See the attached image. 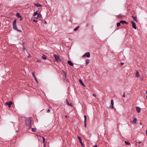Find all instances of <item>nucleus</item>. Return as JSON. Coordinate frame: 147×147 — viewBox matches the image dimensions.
Wrapping results in <instances>:
<instances>
[{
  "label": "nucleus",
  "mask_w": 147,
  "mask_h": 147,
  "mask_svg": "<svg viewBox=\"0 0 147 147\" xmlns=\"http://www.w3.org/2000/svg\"><path fill=\"white\" fill-rule=\"evenodd\" d=\"M140 80H143V78H141H141H140Z\"/></svg>",
  "instance_id": "nucleus-36"
},
{
  "label": "nucleus",
  "mask_w": 147,
  "mask_h": 147,
  "mask_svg": "<svg viewBox=\"0 0 147 147\" xmlns=\"http://www.w3.org/2000/svg\"><path fill=\"white\" fill-rule=\"evenodd\" d=\"M111 107L112 109L114 107L113 106L114 105V102L113 99L111 100Z\"/></svg>",
  "instance_id": "nucleus-13"
},
{
  "label": "nucleus",
  "mask_w": 147,
  "mask_h": 147,
  "mask_svg": "<svg viewBox=\"0 0 147 147\" xmlns=\"http://www.w3.org/2000/svg\"><path fill=\"white\" fill-rule=\"evenodd\" d=\"M90 57V54L89 52H86L85 53L83 56V57Z\"/></svg>",
  "instance_id": "nucleus-3"
},
{
  "label": "nucleus",
  "mask_w": 147,
  "mask_h": 147,
  "mask_svg": "<svg viewBox=\"0 0 147 147\" xmlns=\"http://www.w3.org/2000/svg\"><path fill=\"white\" fill-rule=\"evenodd\" d=\"M84 121H86V115H84Z\"/></svg>",
  "instance_id": "nucleus-26"
},
{
  "label": "nucleus",
  "mask_w": 147,
  "mask_h": 147,
  "mask_svg": "<svg viewBox=\"0 0 147 147\" xmlns=\"http://www.w3.org/2000/svg\"><path fill=\"white\" fill-rule=\"evenodd\" d=\"M120 23L122 24H128V23L127 22L125 21L124 20H121L120 21Z\"/></svg>",
  "instance_id": "nucleus-9"
},
{
  "label": "nucleus",
  "mask_w": 147,
  "mask_h": 147,
  "mask_svg": "<svg viewBox=\"0 0 147 147\" xmlns=\"http://www.w3.org/2000/svg\"><path fill=\"white\" fill-rule=\"evenodd\" d=\"M66 74L65 73V77H66Z\"/></svg>",
  "instance_id": "nucleus-41"
},
{
  "label": "nucleus",
  "mask_w": 147,
  "mask_h": 147,
  "mask_svg": "<svg viewBox=\"0 0 147 147\" xmlns=\"http://www.w3.org/2000/svg\"><path fill=\"white\" fill-rule=\"evenodd\" d=\"M37 7H41L42 5L41 4H40L38 3H35L34 4Z\"/></svg>",
  "instance_id": "nucleus-14"
},
{
  "label": "nucleus",
  "mask_w": 147,
  "mask_h": 147,
  "mask_svg": "<svg viewBox=\"0 0 147 147\" xmlns=\"http://www.w3.org/2000/svg\"><path fill=\"white\" fill-rule=\"evenodd\" d=\"M26 125L28 126L29 128H30L31 126V117L26 118L25 120Z\"/></svg>",
  "instance_id": "nucleus-1"
},
{
  "label": "nucleus",
  "mask_w": 147,
  "mask_h": 147,
  "mask_svg": "<svg viewBox=\"0 0 147 147\" xmlns=\"http://www.w3.org/2000/svg\"><path fill=\"white\" fill-rule=\"evenodd\" d=\"M121 64L122 65H123V63H121Z\"/></svg>",
  "instance_id": "nucleus-38"
},
{
  "label": "nucleus",
  "mask_w": 147,
  "mask_h": 147,
  "mask_svg": "<svg viewBox=\"0 0 147 147\" xmlns=\"http://www.w3.org/2000/svg\"><path fill=\"white\" fill-rule=\"evenodd\" d=\"M86 121H84V125L85 127L86 126Z\"/></svg>",
  "instance_id": "nucleus-31"
},
{
  "label": "nucleus",
  "mask_w": 147,
  "mask_h": 147,
  "mask_svg": "<svg viewBox=\"0 0 147 147\" xmlns=\"http://www.w3.org/2000/svg\"><path fill=\"white\" fill-rule=\"evenodd\" d=\"M67 63L69 65H70L71 66H73V63L70 61H67Z\"/></svg>",
  "instance_id": "nucleus-12"
},
{
  "label": "nucleus",
  "mask_w": 147,
  "mask_h": 147,
  "mask_svg": "<svg viewBox=\"0 0 147 147\" xmlns=\"http://www.w3.org/2000/svg\"><path fill=\"white\" fill-rule=\"evenodd\" d=\"M37 61L40 62V60H38Z\"/></svg>",
  "instance_id": "nucleus-43"
},
{
  "label": "nucleus",
  "mask_w": 147,
  "mask_h": 147,
  "mask_svg": "<svg viewBox=\"0 0 147 147\" xmlns=\"http://www.w3.org/2000/svg\"><path fill=\"white\" fill-rule=\"evenodd\" d=\"M136 76L137 78L139 77L140 76L139 73L137 71H136Z\"/></svg>",
  "instance_id": "nucleus-15"
},
{
  "label": "nucleus",
  "mask_w": 147,
  "mask_h": 147,
  "mask_svg": "<svg viewBox=\"0 0 147 147\" xmlns=\"http://www.w3.org/2000/svg\"><path fill=\"white\" fill-rule=\"evenodd\" d=\"M92 95H93V96H94V97H96V95H95V94H92Z\"/></svg>",
  "instance_id": "nucleus-35"
},
{
  "label": "nucleus",
  "mask_w": 147,
  "mask_h": 147,
  "mask_svg": "<svg viewBox=\"0 0 147 147\" xmlns=\"http://www.w3.org/2000/svg\"><path fill=\"white\" fill-rule=\"evenodd\" d=\"M38 11H36V12H34V16H36L37 15H38Z\"/></svg>",
  "instance_id": "nucleus-25"
},
{
  "label": "nucleus",
  "mask_w": 147,
  "mask_h": 147,
  "mask_svg": "<svg viewBox=\"0 0 147 147\" xmlns=\"http://www.w3.org/2000/svg\"><path fill=\"white\" fill-rule=\"evenodd\" d=\"M78 140H79V142H80V143L81 144V145L83 147H84V145L82 143V140H81V138H80V137H79V136H78Z\"/></svg>",
  "instance_id": "nucleus-4"
},
{
  "label": "nucleus",
  "mask_w": 147,
  "mask_h": 147,
  "mask_svg": "<svg viewBox=\"0 0 147 147\" xmlns=\"http://www.w3.org/2000/svg\"><path fill=\"white\" fill-rule=\"evenodd\" d=\"M43 147H46L45 144H44Z\"/></svg>",
  "instance_id": "nucleus-40"
},
{
  "label": "nucleus",
  "mask_w": 147,
  "mask_h": 147,
  "mask_svg": "<svg viewBox=\"0 0 147 147\" xmlns=\"http://www.w3.org/2000/svg\"><path fill=\"white\" fill-rule=\"evenodd\" d=\"M137 119L136 118H134L133 120V123L134 124L136 123V122L137 121Z\"/></svg>",
  "instance_id": "nucleus-21"
},
{
  "label": "nucleus",
  "mask_w": 147,
  "mask_h": 147,
  "mask_svg": "<svg viewBox=\"0 0 147 147\" xmlns=\"http://www.w3.org/2000/svg\"><path fill=\"white\" fill-rule=\"evenodd\" d=\"M131 22L132 24L133 28L135 29H136V24L133 21H131Z\"/></svg>",
  "instance_id": "nucleus-5"
},
{
  "label": "nucleus",
  "mask_w": 147,
  "mask_h": 147,
  "mask_svg": "<svg viewBox=\"0 0 147 147\" xmlns=\"http://www.w3.org/2000/svg\"><path fill=\"white\" fill-rule=\"evenodd\" d=\"M146 94H147V95H146V98H147V91H146Z\"/></svg>",
  "instance_id": "nucleus-37"
},
{
  "label": "nucleus",
  "mask_w": 147,
  "mask_h": 147,
  "mask_svg": "<svg viewBox=\"0 0 147 147\" xmlns=\"http://www.w3.org/2000/svg\"><path fill=\"white\" fill-rule=\"evenodd\" d=\"M138 143L139 144H140L142 143V142H136V145H137Z\"/></svg>",
  "instance_id": "nucleus-30"
},
{
  "label": "nucleus",
  "mask_w": 147,
  "mask_h": 147,
  "mask_svg": "<svg viewBox=\"0 0 147 147\" xmlns=\"http://www.w3.org/2000/svg\"><path fill=\"white\" fill-rule=\"evenodd\" d=\"M16 16H17L19 18H20L22 17V16H20V14H19V13H18L17 12L16 13Z\"/></svg>",
  "instance_id": "nucleus-17"
},
{
  "label": "nucleus",
  "mask_w": 147,
  "mask_h": 147,
  "mask_svg": "<svg viewBox=\"0 0 147 147\" xmlns=\"http://www.w3.org/2000/svg\"><path fill=\"white\" fill-rule=\"evenodd\" d=\"M120 23H120V22H118L117 23V27H118L120 25Z\"/></svg>",
  "instance_id": "nucleus-28"
},
{
  "label": "nucleus",
  "mask_w": 147,
  "mask_h": 147,
  "mask_svg": "<svg viewBox=\"0 0 147 147\" xmlns=\"http://www.w3.org/2000/svg\"><path fill=\"white\" fill-rule=\"evenodd\" d=\"M132 17L133 18L134 20L136 22H138L137 20L136 17H134L133 16H132Z\"/></svg>",
  "instance_id": "nucleus-18"
},
{
  "label": "nucleus",
  "mask_w": 147,
  "mask_h": 147,
  "mask_svg": "<svg viewBox=\"0 0 147 147\" xmlns=\"http://www.w3.org/2000/svg\"><path fill=\"white\" fill-rule=\"evenodd\" d=\"M79 26H78L77 27H76L75 28L74 30V31H77L79 28Z\"/></svg>",
  "instance_id": "nucleus-23"
},
{
  "label": "nucleus",
  "mask_w": 147,
  "mask_h": 147,
  "mask_svg": "<svg viewBox=\"0 0 147 147\" xmlns=\"http://www.w3.org/2000/svg\"><path fill=\"white\" fill-rule=\"evenodd\" d=\"M124 142L126 145H130V143L129 142H127L126 141H125Z\"/></svg>",
  "instance_id": "nucleus-24"
},
{
  "label": "nucleus",
  "mask_w": 147,
  "mask_h": 147,
  "mask_svg": "<svg viewBox=\"0 0 147 147\" xmlns=\"http://www.w3.org/2000/svg\"><path fill=\"white\" fill-rule=\"evenodd\" d=\"M32 130L33 132H35L36 131V129L35 128H32Z\"/></svg>",
  "instance_id": "nucleus-27"
},
{
  "label": "nucleus",
  "mask_w": 147,
  "mask_h": 147,
  "mask_svg": "<svg viewBox=\"0 0 147 147\" xmlns=\"http://www.w3.org/2000/svg\"><path fill=\"white\" fill-rule=\"evenodd\" d=\"M42 138L43 139V143H44L45 142V139L44 137L43 136L42 137Z\"/></svg>",
  "instance_id": "nucleus-29"
},
{
  "label": "nucleus",
  "mask_w": 147,
  "mask_h": 147,
  "mask_svg": "<svg viewBox=\"0 0 147 147\" xmlns=\"http://www.w3.org/2000/svg\"><path fill=\"white\" fill-rule=\"evenodd\" d=\"M146 135L147 136V129L146 130Z\"/></svg>",
  "instance_id": "nucleus-39"
},
{
  "label": "nucleus",
  "mask_w": 147,
  "mask_h": 147,
  "mask_svg": "<svg viewBox=\"0 0 147 147\" xmlns=\"http://www.w3.org/2000/svg\"><path fill=\"white\" fill-rule=\"evenodd\" d=\"M16 19H14L13 21V28L15 30H17V31H18L19 32H21V30L18 29L17 28V26H16Z\"/></svg>",
  "instance_id": "nucleus-2"
},
{
  "label": "nucleus",
  "mask_w": 147,
  "mask_h": 147,
  "mask_svg": "<svg viewBox=\"0 0 147 147\" xmlns=\"http://www.w3.org/2000/svg\"><path fill=\"white\" fill-rule=\"evenodd\" d=\"M125 92H124L123 94V97H125Z\"/></svg>",
  "instance_id": "nucleus-33"
},
{
  "label": "nucleus",
  "mask_w": 147,
  "mask_h": 147,
  "mask_svg": "<svg viewBox=\"0 0 147 147\" xmlns=\"http://www.w3.org/2000/svg\"><path fill=\"white\" fill-rule=\"evenodd\" d=\"M89 62V59H87L86 60V65H88Z\"/></svg>",
  "instance_id": "nucleus-22"
},
{
  "label": "nucleus",
  "mask_w": 147,
  "mask_h": 147,
  "mask_svg": "<svg viewBox=\"0 0 147 147\" xmlns=\"http://www.w3.org/2000/svg\"><path fill=\"white\" fill-rule=\"evenodd\" d=\"M33 21L34 22H37V20H35V19H33Z\"/></svg>",
  "instance_id": "nucleus-34"
},
{
  "label": "nucleus",
  "mask_w": 147,
  "mask_h": 147,
  "mask_svg": "<svg viewBox=\"0 0 147 147\" xmlns=\"http://www.w3.org/2000/svg\"><path fill=\"white\" fill-rule=\"evenodd\" d=\"M51 111L50 109H48L47 111V113H49Z\"/></svg>",
  "instance_id": "nucleus-32"
},
{
  "label": "nucleus",
  "mask_w": 147,
  "mask_h": 147,
  "mask_svg": "<svg viewBox=\"0 0 147 147\" xmlns=\"http://www.w3.org/2000/svg\"><path fill=\"white\" fill-rule=\"evenodd\" d=\"M21 19H20V20H22V17H21Z\"/></svg>",
  "instance_id": "nucleus-42"
},
{
  "label": "nucleus",
  "mask_w": 147,
  "mask_h": 147,
  "mask_svg": "<svg viewBox=\"0 0 147 147\" xmlns=\"http://www.w3.org/2000/svg\"><path fill=\"white\" fill-rule=\"evenodd\" d=\"M79 82L80 83H81L82 85L84 86H85V85L83 83L82 80L81 79H80L79 80Z\"/></svg>",
  "instance_id": "nucleus-16"
},
{
  "label": "nucleus",
  "mask_w": 147,
  "mask_h": 147,
  "mask_svg": "<svg viewBox=\"0 0 147 147\" xmlns=\"http://www.w3.org/2000/svg\"><path fill=\"white\" fill-rule=\"evenodd\" d=\"M12 102L11 101H10L8 102H7L6 103V104L8 105L9 107H11V105H12Z\"/></svg>",
  "instance_id": "nucleus-7"
},
{
  "label": "nucleus",
  "mask_w": 147,
  "mask_h": 147,
  "mask_svg": "<svg viewBox=\"0 0 147 147\" xmlns=\"http://www.w3.org/2000/svg\"><path fill=\"white\" fill-rule=\"evenodd\" d=\"M54 56L55 57V59L56 61H60L59 57L58 56L56 55H54Z\"/></svg>",
  "instance_id": "nucleus-6"
},
{
  "label": "nucleus",
  "mask_w": 147,
  "mask_h": 147,
  "mask_svg": "<svg viewBox=\"0 0 147 147\" xmlns=\"http://www.w3.org/2000/svg\"><path fill=\"white\" fill-rule=\"evenodd\" d=\"M136 110L138 113H140V112L141 109L140 107H136Z\"/></svg>",
  "instance_id": "nucleus-10"
},
{
  "label": "nucleus",
  "mask_w": 147,
  "mask_h": 147,
  "mask_svg": "<svg viewBox=\"0 0 147 147\" xmlns=\"http://www.w3.org/2000/svg\"><path fill=\"white\" fill-rule=\"evenodd\" d=\"M42 58L44 59H47V57L46 56L44 55H42Z\"/></svg>",
  "instance_id": "nucleus-19"
},
{
  "label": "nucleus",
  "mask_w": 147,
  "mask_h": 147,
  "mask_svg": "<svg viewBox=\"0 0 147 147\" xmlns=\"http://www.w3.org/2000/svg\"><path fill=\"white\" fill-rule=\"evenodd\" d=\"M66 101L67 104L68 105L70 106L71 107L72 106V103H69V101H68V100L67 99H66Z\"/></svg>",
  "instance_id": "nucleus-11"
},
{
  "label": "nucleus",
  "mask_w": 147,
  "mask_h": 147,
  "mask_svg": "<svg viewBox=\"0 0 147 147\" xmlns=\"http://www.w3.org/2000/svg\"><path fill=\"white\" fill-rule=\"evenodd\" d=\"M32 75H33V76L34 77V79L36 81V82H38V80L36 78L34 74L33 73H32Z\"/></svg>",
  "instance_id": "nucleus-20"
},
{
  "label": "nucleus",
  "mask_w": 147,
  "mask_h": 147,
  "mask_svg": "<svg viewBox=\"0 0 147 147\" xmlns=\"http://www.w3.org/2000/svg\"><path fill=\"white\" fill-rule=\"evenodd\" d=\"M140 124L141 125L142 124V123H140Z\"/></svg>",
  "instance_id": "nucleus-44"
},
{
  "label": "nucleus",
  "mask_w": 147,
  "mask_h": 147,
  "mask_svg": "<svg viewBox=\"0 0 147 147\" xmlns=\"http://www.w3.org/2000/svg\"><path fill=\"white\" fill-rule=\"evenodd\" d=\"M37 15V17H35L37 19H40L42 16L41 15L40 13H38Z\"/></svg>",
  "instance_id": "nucleus-8"
}]
</instances>
